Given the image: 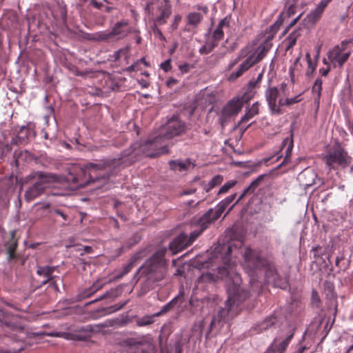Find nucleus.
<instances>
[{
    "instance_id": "obj_46",
    "label": "nucleus",
    "mask_w": 353,
    "mask_h": 353,
    "mask_svg": "<svg viewBox=\"0 0 353 353\" xmlns=\"http://www.w3.org/2000/svg\"><path fill=\"white\" fill-rule=\"evenodd\" d=\"M5 323L8 326V327H10L12 328H17V318L14 317L13 318V321H7L6 320L5 321Z\"/></svg>"
},
{
    "instance_id": "obj_61",
    "label": "nucleus",
    "mask_w": 353,
    "mask_h": 353,
    "mask_svg": "<svg viewBox=\"0 0 353 353\" xmlns=\"http://www.w3.org/2000/svg\"><path fill=\"white\" fill-rule=\"evenodd\" d=\"M312 297H313V299H316L317 301H319V299L317 298V294L316 292H313V294H312Z\"/></svg>"
},
{
    "instance_id": "obj_30",
    "label": "nucleus",
    "mask_w": 353,
    "mask_h": 353,
    "mask_svg": "<svg viewBox=\"0 0 353 353\" xmlns=\"http://www.w3.org/2000/svg\"><path fill=\"white\" fill-rule=\"evenodd\" d=\"M140 258L139 256V255H135L132 259H131V261L126 265L125 266L123 270H122V272H121V274L119 276H117V279H120L121 278L122 276H123L124 275H125L126 274H128L132 269V268L134 266V263H135V261Z\"/></svg>"
},
{
    "instance_id": "obj_31",
    "label": "nucleus",
    "mask_w": 353,
    "mask_h": 353,
    "mask_svg": "<svg viewBox=\"0 0 353 353\" xmlns=\"http://www.w3.org/2000/svg\"><path fill=\"white\" fill-rule=\"evenodd\" d=\"M7 251L8 254V256L10 259L14 256V251L17 248V242L12 237L7 243H6Z\"/></svg>"
},
{
    "instance_id": "obj_44",
    "label": "nucleus",
    "mask_w": 353,
    "mask_h": 353,
    "mask_svg": "<svg viewBox=\"0 0 353 353\" xmlns=\"http://www.w3.org/2000/svg\"><path fill=\"white\" fill-rule=\"evenodd\" d=\"M299 100L298 99V97H294V98H291V99H289V98H285L284 97V103H285V105H292L294 103H296L299 101Z\"/></svg>"
},
{
    "instance_id": "obj_38",
    "label": "nucleus",
    "mask_w": 353,
    "mask_h": 353,
    "mask_svg": "<svg viewBox=\"0 0 353 353\" xmlns=\"http://www.w3.org/2000/svg\"><path fill=\"white\" fill-rule=\"evenodd\" d=\"M236 183V181L231 180L225 183L219 190L218 194H225L229 191L230 188L234 187Z\"/></svg>"
},
{
    "instance_id": "obj_15",
    "label": "nucleus",
    "mask_w": 353,
    "mask_h": 353,
    "mask_svg": "<svg viewBox=\"0 0 353 353\" xmlns=\"http://www.w3.org/2000/svg\"><path fill=\"white\" fill-rule=\"evenodd\" d=\"M189 245L190 243L188 240V236L182 234L170 243V249L175 254Z\"/></svg>"
},
{
    "instance_id": "obj_34",
    "label": "nucleus",
    "mask_w": 353,
    "mask_h": 353,
    "mask_svg": "<svg viewBox=\"0 0 353 353\" xmlns=\"http://www.w3.org/2000/svg\"><path fill=\"white\" fill-rule=\"evenodd\" d=\"M264 175L259 176L255 180H254L250 185L247 188V191L249 190L251 193L254 192V190L259 187L261 181L263 180Z\"/></svg>"
},
{
    "instance_id": "obj_23",
    "label": "nucleus",
    "mask_w": 353,
    "mask_h": 353,
    "mask_svg": "<svg viewBox=\"0 0 353 353\" xmlns=\"http://www.w3.org/2000/svg\"><path fill=\"white\" fill-rule=\"evenodd\" d=\"M324 10L325 8L319 3L316 8L307 15L308 21L312 23L316 22L321 18Z\"/></svg>"
},
{
    "instance_id": "obj_59",
    "label": "nucleus",
    "mask_w": 353,
    "mask_h": 353,
    "mask_svg": "<svg viewBox=\"0 0 353 353\" xmlns=\"http://www.w3.org/2000/svg\"><path fill=\"white\" fill-rule=\"evenodd\" d=\"M50 285L54 289V290H56L57 292L59 291V288L57 285L55 283V282H51Z\"/></svg>"
},
{
    "instance_id": "obj_62",
    "label": "nucleus",
    "mask_w": 353,
    "mask_h": 353,
    "mask_svg": "<svg viewBox=\"0 0 353 353\" xmlns=\"http://www.w3.org/2000/svg\"><path fill=\"white\" fill-rule=\"evenodd\" d=\"M112 9V7H110V6H107L105 9V10L108 12H110V10Z\"/></svg>"
},
{
    "instance_id": "obj_9",
    "label": "nucleus",
    "mask_w": 353,
    "mask_h": 353,
    "mask_svg": "<svg viewBox=\"0 0 353 353\" xmlns=\"http://www.w3.org/2000/svg\"><path fill=\"white\" fill-rule=\"evenodd\" d=\"M284 94L276 88H271L266 90L265 98L272 114H280L282 108L285 106Z\"/></svg>"
},
{
    "instance_id": "obj_17",
    "label": "nucleus",
    "mask_w": 353,
    "mask_h": 353,
    "mask_svg": "<svg viewBox=\"0 0 353 353\" xmlns=\"http://www.w3.org/2000/svg\"><path fill=\"white\" fill-rule=\"evenodd\" d=\"M170 168L176 172H183L194 168V164L190 160H174L170 162Z\"/></svg>"
},
{
    "instance_id": "obj_37",
    "label": "nucleus",
    "mask_w": 353,
    "mask_h": 353,
    "mask_svg": "<svg viewBox=\"0 0 353 353\" xmlns=\"http://www.w3.org/2000/svg\"><path fill=\"white\" fill-rule=\"evenodd\" d=\"M94 39L98 41H112L110 32H101L95 34Z\"/></svg>"
},
{
    "instance_id": "obj_52",
    "label": "nucleus",
    "mask_w": 353,
    "mask_h": 353,
    "mask_svg": "<svg viewBox=\"0 0 353 353\" xmlns=\"http://www.w3.org/2000/svg\"><path fill=\"white\" fill-rule=\"evenodd\" d=\"M299 17H298L297 18L294 19L293 20V21L290 23V24L288 26V28H287V29L283 32V34H286V33H287L288 30L290 28H291V27H292L293 26H294V24H295V23L297 22V21L299 20Z\"/></svg>"
},
{
    "instance_id": "obj_27",
    "label": "nucleus",
    "mask_w": 353,
    "mask_h": 353,
    "mask_svg": "<svg viewBox=\"0 0 353 353\" xmlns=\"http://www.w3.org/2000/svg\"><path fill=\"white\" fill-rule=\"evenodd\" d=\"M155 317H157V316H154V314L152 315H146L143 317L138 318L136 320V323L139 327L150 325L154 323V319Z\"/></svg>"
},
{
    "instance_id": "obj_12",
    "label": "nucleus",
    "mask_w": 353,
    "mask_h": 353,
    "mask_svg": "<svg viewBox=\"0 0 353 353\" xmlns=\"http://www.w3.org/2000/svg\"><path fill=\"white\" fill-rule=\"evenodd\" d=\"M245 101L243 98H236L230 100L223 108L221 117L223 119L236 116L241 110Z\"/></svg>"
},
{
    "instance_id": "obj_16",
    "label": "nucleus",
    "mask_w": 353,
    "mask_h": 353,
    "mask_svg": "<svg viewBox=\"0 0 353 353\" xmlns=\"http://www.w3.org/2000/svg\"><path fill=\"white\" fill-rule=\"evenodd\" d=\"M294 147V142L292 137L285 138L282 143L281 151L285 150V157L283 161L279 165V167L287 164L290 162V157L292 155V151Z\"/></svg>"
},
{
    "instance_id": "obj_4",
    "label": "nucleus",
    "mask_w": 353,
    "mask_h": 353,
    "mask_svg": "<svg viewBox=\"0 0 353 353\" xmlns=\"http://www.w3.org/2000/svg\"><path fill=\"white\" fill-rule=\"evenodd\" d=\"M165 250L156 252L144 265L139 268L137 274H140L146 280L156 282L162 280L166 273L167 267L164 259Z\"/></svg>"
},
{
    "instance_id": "obj_33",
    "label": "nucleus",
    "mask_w": 353,
    "mask_h": 353,
    "mask_svg": "<svg viewBox=\"0 0 353 353\" xmlns=\"http://www.w3.org/2000/svg\"><path fill=\"white\" fill-rule=\"evenodd\" d=\"M322 90V80L319 78L316 79L313 86H312V92L316 95V98L319 99L321 97Z\"/></svg>"
},
{
    "instance_id": "obj_60",
    "label": "nucleus",
    "mask_w": 353,
    "mask_h": 353,
    "mask_svg": "<svg viewBox=\"0 0 353 353\" xmlns=\"http://www.w3.org/2000/svg\"><path fill=\"white\" fill-rule=\"evenodd\" d=\"M214 95L210 94V95L209 96V100H208V101H209V103H212V101H214Z\"/></svg>"
},
{
    "instance_id": "obj_35",
    "label": "nucleus",
    "mask_w": 353,
    "mask_h": 353,
    "mask_svg": "<svg viewBox=\"0 0 353 353\" xmlns=\"http://www.w3.org/2000/svg\"><path fill=\"white\" fill-rule=\"evenodd\" d=\"M292 335L289 336L287 339L281 341L279 345L274 346V351H278L280 353L284 352L289 344L290 341L292 339Z\"/></svg>"
},
{
    "instance_id": "obj_7",
    "label": "nucleus",
    "mask_w": 353,
    "mask_h": 353,
    "mask_svg": "<svg viewBox=\"0 0 353 353\" xmlns=\"http://www.w3.org/2000/svg\"><path fill=\"white\" fill-rule=\"evenodd\" d=\"M146 9L155 17L156 25H163L171 14V7L167 1H157L147 6Z\"/></svg>"
},
{
    "instance_id": "obj_14",
    "label": "nucleus",
    "mask_w": 353,
    "mask_h": 353,
    "mask_svg": "<svg viewBox=\"0 0 353 353\" xmlns=\"http://www.w3.org/2000/svg\"><path fill=\"white\" fill-rule=\"evenodd\" d=\"M228 206L223 200L217 205L216 210L210 209L201 217V223L205 225L206 223H213L220 217Z\"/></svg>"
},
{
    "instance_id": "obj_11",
    "label": "nucleus",
    "mask_w": 353,
    "mask_h": 353,
    "mask_svg": "<svg viewBox=\"0 0 353 353\" xmlns=\"http://www.w3.org/2000/svg\"><path fill=\"white\" fill-rule=\"evenodd\" d=\"M342 46H343V44ZM343 47L341 48L340 46H336L328 52V59L334 67H336L337 65L341 67L348 59L350 52H343Z\"/></svg>"
},
{
    "instance_id": "obj_1",
    "label": "nucleus",
    "mask_w": 353,
    "mask_h": 353,
    "mask_svg": "<svg viewBox=\"0 0 353 353\" xmlns=\"http://www.w3.org/2000/svg\"><path fill=\"white\" fill-rule=\"evenodd\" d=\"M232 248V245L216 246L209 259L200 265L199 268L208 270L203 272L196 281V288H203L208 284L225 280L228 294L226 301L228 310L233 305H239L248 296V292L241 285V278L236 270L235 262L230 259Z\"/></svg>"
},
{
    "instance_id": "obj_22",
    "label": "nucleus",
    "mask_w": 353,
    "mask_h": 353,
    "mask_svg": "<svg viewBox=\"0 0 353 353\" xmlns=\"http://www.w3.org/2000/svg\"><path fill=\"white\" fill-rule=\"evenodd\" d=\"M50 336H55V337H61L64 338L65 339H72V340H77V341H83L85 340V338L75 334H71L68 332H52L50 333H48L47 334Z\"/></svg>"
},
{
    "instance_id": "obj_47",
    "label": "nucleus",
    "mask_w": 353,
    "mask_h": 353,
    "mask_svg": "<svg viewBox=\"0 0 353 353\" xmlns=\"http://www.w3.org/2000/svg\"><path fill=\"white\" fill-rule=\"evenodd\" d=\"M236 194H231L230 196H228L225 199H223V201L229 205L236 198Z\"/></svg>"
},
{
    "instance_id": "obj_56",
    "label": "nucleus",
    "mask_w": 353,
    "mask_h": 353,
    "mask_svg": "<svg viewBox=\"0 0 353 353\" xmlns=\"http://www.w3.org/2000/svg\"><path fill=\"white\" fill-rule=\"evenodd\" d=\"M179 69L182 72H188V65H179Z\"/></svg>"
},
{
    "instance_id": "obj_10",
    "label": "nucleus",
    "mask_w": 353,
    "mask_h": 353,
    "mask_svg": "<svg viewBox=\"0 0 353 353\" xmlns=\"http://www.w3.org/2000/svg\"><path fill=\"white\" fill-rule=\"evenodd\" d=\"M186 130L185 125L178 118H172L166 125L163 128L160 137H163V141L171 139L175 137L180 136Z\"/></svg>"
},
{
    "instance_id": "obj_43",
    "label": "nucleus",
    "mask_w": 353,
    "mask_h": 353,
    "mask_svg": "<svg viewBox=\"0 0 353 353\" xmlns=\"http://www.w3.org/2000/svg\"><path fill=\"white\" fill-rule=\"evenodd\" d=\"M248 194H251V192L249 190L247 191V188H246L243 190L242 194L239 196V197L237 199V201L230 207V208L229 209V211H230L232 209L234 205H235L236 203H238L241 199H243Z\"/></svg>"
},
{
    "instance_id": "obj_50",
    "label": "nucleus",
    "mask_w": 353,
    "mask_h": 353,
    "mask_svg": "<svg viewBox=\"0 0 353 353\" xmlns=\"http://www.w3.org/2000/svg\"><path fill=\"white\" fill-rule=\"evenodd\" d=\"M154 34L158 36L161 39H162V40L165 39L164 36L163 35L162 32H161V30L159 29L155 28L154 30Z\"/></svg>"
},
{
    "instance_id": "obj_39",
    "label": "nucleus",
    "mask_w": 353,
    "mask_h": 353,
    "mask_svg": "<svg viewBox=\"0 0 353 353\" xmlns=\"http://www.w3.org/2000/svg\"><path fill=\"white\" fill-rule=\"evenodd\" d=\"M276 322V319L274 316H270L267 319L264 321L263 323H261V330H267L272 325H273Z\"/></svg>"
},
{
    "instance_id": "obj_24",
    "label": "nucleus",
    "mask_w": 353,
    "mask_h": 353,
    "mask_svg": "<svg viewBox=\"0 0 353 353\" xmlns=\"http://www.w3.org/2000/svg\"><path fill=\"white\" fill-rule=\"evenodd\" d=\"M106 282H105L103 279H98L96 281L92 286H90L88 289H87L84 292L85 296H90L92 294H94L96 292L101 290L105 285Z\"/></svg>"
},
{
    "instance_id": "obj_26",
    "label": "nucleus",
    "mask_w": 353,
    "mask_h": 353,
    "mask_svg": "<svg viewBox=\"0 0 353 353\" xmlns=\"http://www.w3.org/2000/svg\"><path fill=\"white\" fill-rule=\"evenodd\" d=\"M198 225L200 227V229L198 230H194L192 232H191L190 236H188V240L190 245L194 242V241L198 238V236L201 234V232L208 228V225L210 224V223H206V224L203 225L201 223V217L199 219Z\"/></svg>"
},
{
    "instance_id": "obj_58",
    "label": "nucleus",
    "mask_w": 353,
    "mask_h": 353,
    "mask_svg": "<svg viewBox=\"0 0 353 353\" xmlns=\"http://www.w3.org/2000/svg\"><path fill=\"white\" fill-rule=\"evenodd\" d=\"M109 296V292H105L104 294H103L102 296H101L100 297H99L97 299L94 300L93 302H96L97 301H100V300H102L103 299H105L106 297H108Z\"/></svg>"
},
{
    "instance_id": "obj_5",
    "label": "nucleus",
    "mask_w": 353,
    "mask_h": 353,
    "mask_svg": "<svg viewBox=\"0 0 353 353\" xmlns=\"http://www.w3.org/2000/svg\"><path fill=\"white\" fill-rule=\"evenodd\" d=\"M28 178L32 179V185L30 187L24 194L27 201H31L44 192V190L52 183L57 181V177L54 174L43 172H35L29 175Z\"/></svg>"
},
{
    "instance_id": "obj_54",
    "label": "nucleus",
    "mask_w": 353,
    "mask_h": 353,
    "mask_svg": "<svg viewBox=\"0 0 353 353\" xmlns=\"http://www.w3.org/2000/svg\"><path fill=\"white\" fill-rule=\"evenodd\" d=\"M300 59H301V54L296 59L294 63V66L290 68L291 72H292L297 67V65L300 61Z\"/></svg>"
},
{
    "instance_id": "obj_13",
    "label": "nucleus",
    "mask_w": 353,
    "mask_h": 353,
    "mask_svg": "<svg viewBox=\"0 0 353 353\" xmlns=\"http://www.w3.org/2000/svg\"><path fill=\"white\" fill-rule=\"evenodd\" d=\"M132 28L128 27V22L121 21L117 22L110 31L112 41L123 39L131 32Z\"/></svg>"
},
{
    "instance_id": "obj_32",
    "label": "nucleus",
    "mask_w": 353,
    "mask_h": 353,
    "mask_svg": "<svg viewBox=\"0 0 353 353\" xmlns=\"http://www.w3.org/2000/svg\"><path fill=\"white\" fill-rule=\"evenodd\" d=\"M266 276L268 283H272L276 286L281 287L280 283L277 281L279 276L274 270H270L266 274Z\"/></svg>"
},
{
    "instance_id": "obj_57",
    "label": "nucleus",
    "mask_w": 353,
    "mask_h": 353,
    "mask_svg": "<svg viewBox=\"0 0 353 353\" xmlns=\"http://www.w3.org/2000/svg\"><path fill=\"white\" fill-rule=\"evenodd\" d=\"M176 83H177V81L172 78L168 79L167 81L168 85H172L176 84Z\"/></svg>"
},
{
    "instance_id": "obj_48",
    "label": "nucleus",
    "mask_w": 353,
    "mask_h": 353,
    "mask_svg": "<svg viewBox=\"0 0 353 353\" xmlns=\"http://www.w3.org/2000/svg\"><path fill=\"white\" fill-rule=\"evenodd\" d=\"M129 51H130V47L127 46L123 49L119 50L117 53L118 56L120 57L121 54L127 55L128 53L129 52Z\"/></svg>"
},
{
    "instance_id": "obj_19",
    "label": "nucleus",
    "mask_w": 353,
    "mask_h": 353,
    "mask_svg": "<svg viewBox=\"0 0 353 353\" xmlns=\"http://www.w3.org/2000/svg\"><path fill=\"white\" fill-rule=\"evenodd\" d=\"M303 28H298L292 32L285 40L286 44V50L292 48L295 44L297 39L302 35Z\"/></svg>"
},
{
    "instance_id": "obj_36",
    "label": "nucleus",
    "mask_w": 353,
    "mask_h": 353,
    "mask_svg": "<svg viewBox=\"0 0 353 353\" xmlns=\"http://www.w3.org/2000/svg\"><path fill=\"white\" fill-rule=\"evenodd\" d=\"M223 176L221 175H216L214 176L209 182V188H205V192H208L216 185H219L223 181Z\"/></svg>"
},
{
    "instance_id": "obj_41",
    "label": "nucleus",
    "mask_w": 353,
    "mask_h": 353,
    "mask_svg": "<svg viewBox=\"0 0 353 353\" xmlns=\"http://www.w3.org/2000/svg\"><path fill=\"white\" fill-rule=\"evenodd\" d=\"M250 52L249 48H245V49H243L241 50L238 57L235 60V63H236L239 61H240L241 59L245 57L248 55V53Z\"/></svg>"
},
{
    "instance_id": "obj_8",
    "label": "nucleus",
    "mask_w": 353,
    "mask_h": 353,
    "mask_svg": "<svg viewBox=\"0 0 353 353\" xmlns=\"http://www.w3.org/2000/svg\"><path fill=\"white\" fill-rule=\"evenodd\" d=\"M243 259V268L251 276L254 274L257 276L258 270L265 264V261L259 256V254L250 248L245 250Z\"/></svg>"
},
{
    "instance_id": "obj_42",
    "label": "nucleus",
    "mask_w": 353,
    "mask_h": 353,
    "mask_svg": "<svg viewBox=\"0 0 353 353\" xmlns=\"http://www.w3.org/2000/svg\"><path fill=\"white\" fill-rule=\"evenodd\" d=\"M171 60L168 59L161 64V68L165 72H168L171 69Z\"/></svg>"
},
{
    "instance_id": "obj_55",
    "label": "nucleus",
    "mask_w": 353,
    "mask_h": 353,
    "mask_svg": "<svg viewBox=\"0 0 353 353\" xmlns=\"http://www.w3.org/2000/svg\"><path fill=\"white\" fill-rule=\"evenodd\" d=\"M332 0H321L319 4L324 7L325 8L327 6V4L331 1Z\"/></svg>"
},
{
    "instance_id": "obj_49",
    "label": "nucleus",
    "mask_w": 353,
    "mask_h": 353,
    "mask_svg": "<svg viewBox=\"0 0 353 353\" xmlns=\"http://www.w3.org/2000/svg\"><path fill=\"white\" fill-rule=\"evenodd\" d=\"M262 76H263V74L261 73V74H259V75L258 76L257 79H256V81H254H254H250V83H249V85H250V87H251V88H254V87L255 86V85H256L257 83H259V82H260V81H261V78H262Z\"/></svg>"
},
{
    "instance_id": "obj_51",
    "label": "nucleus",
    "mask_w": 353,
    "mask_h": 353,
    "mask_svg": "<svg viewBox=\"0 0 353 353\" xmlns=\"http://www.w3.org/2000/svg\"><path fill=\"white\" fill-rule=\"evenodd\" d=\"M330 70V67H328L326 69H324V68L320 69L319 72L322 76L326 77L327 75V74L329 73Z\"/></svg>"
},
{
    "instance_id": "obj_25",
    "label": "nucleus",
    "mask_w": 353,
    "mask_h": 353,
    "mask_svg": "<svg viewBox=\"0 0 353 353\" xmlns=\"http://www.w3.org/2000/svg\"><path fill=\"white\" fill-rule=\"evenodd\" d=\"M259 112V104L258 102L254 103L252 107L248 110L244 116L241 119V123L248 121L253 117L258 114Z\"/></svg>"
},
{
    "instance_id": "obj_6",
    "label": "nucleus",
    "mask_w": 353,
    "mask_h": 353,
    "mask_svg": "<svg viewBox=\"0 0 353 353\" xmlns=\"http://www.w3.org/2000/svg\"><path fill=\"white\" fill-rule=\"evenodd\" d=\"M323 159L327 166L331 170L336 169L339 167L345 168L349 166L352 159L347 152L339 145L326 154Z\"/></svg>"
},
{
    "instance_id": "obj_3",
    "label": "nucleus",
    "mask_w": 353,
    "mask_h": 353,
    "mask_svg": "<svg viewBox=\"0 0 353 353\" xmlns=\"http://www.w3.org/2000/svg\"><path fill=\"white\" fill-rule=\"evenodd\" d=\"M283 16L280 14L274 22L269 28L270 35L268 37L265 41L258 46L255 50L250 54L240 65L239 69L232 72L230 77L229 80L234 81L240 77L245 71L248 70L254 63L260 61L270 50L272 47L270 40L273 38L274 35L279 30L280 26L283 23Z\"/></svg>"
},
{
    "instance_id": "obj_21",
    "label": "nucleus",
    "mask_w": 353,
    "mask_h": 353,
    "mask_svg": "<svg viewBox=\"0 0 353 353\" xmlns=\"http://www.w3.org/2000/svg\"><path fill=\"white\" fill-rule=\"evenodd\" d=\"M55 267H50V266H45V267H39L37 269V274L39 276H43L45 278V280L42 281V284L47 283L48 281L52 279V274L55 270Z\"/></svg>"
},
{
    "instance_id": "obj_2",
    "label": "nucleus",
    "mask_w": 353,
    "mask_h": 353,
    "mask_svg": "<svg viewBox=\"0 0 353 353\" xmlns=\"http://www.w3.org/2000/svg\"><path fill=\"white\" fill-rule=\"evenodd\" d=\"M164 143L163 137L159 135L149 139L143 144L134 143L132 146V152H125V156L117 159L101 160L97 163H88L85 165V170H89L91 176L97 170H103L109 168H115L119 165H128L136 161V157L140 154L148 157H156L161 154H166L168 150Z\"/></svg>"
},
{
    "instance_id": "obj_45",
    "label": "nucleus",
    "mask_w": 353,
    "mask_h": 353,
    "mask_svg": "<svg viewBox=\"0 0 353 353\" xmlns=\"http://www.w3.org/2000/svg\"><path fill=\"white\" fill-rule=\"evenodd\" d=\"M196 192V188H190V189L183 190V192H180L179 195L181 196H185V195H189V194H192L195 193Z\"/></svg>"
},
{
    "instance_id": "obj_28",
    "label": "nucleus",
    "mask_w": 353,
    "mask_h": 353,
    "mask_svg": "<svg viewBox=\"0 0 353 353\" xmlns=\"http://www.w3.org/2000/svg\"><path fill=\"white\" fill-rule=\"evenodd\" d=\"M305 58L307 63V70L306 72V74L307 76H311L316 70V60L312 61L310 54L309 52L306 53Z\"/></svg>"
},
{
    "instance_id": "obj_53",
    "label": "nucleus",
    "mask_w": 353,
    "mask_h": 353,
    "mask_svg": "<svg viewBox=\"0 0 353 353\" xmlns=\"http://www.w3.org/2000/svg\"><path fill=\"white\" fill-rule=\"evenodd\" d=\"M54 212L59 215L60 216H61L64 220H66L67 219V216L66 214H65L62 211L59 210H54Z\"/></svg>"
},
{
    "instance_id": "obj_29",
    "label": "nucleus",
    "mask_w": 353,
    "mask_h": 353,
    "mask_svg": "<svg viewBox=\"0 0 353 353\" xmlns=\"http://www.w3.org/2000/svg\"><path fill=\"white\" fill-rule=\"evenodd\" d=\"M187 19L188 24L196 26L201 22L202 16L199 12H192L188 15Z\"/></svg>"
},
{
    "instance_id": "obj_18",
    "label": "nucleus",
    "mask_w": 353,
    "mask_h": 353,
    "mask_svg": "<svg viewBox=\"0 0 353 353\" xmlns=\"http://www.w3.org/2000/svg\"><path fill=\"white\" fill-rule=\"evenodd\" d=\"M230 20L225 17L220 21L217 28L213 32V38L216 41L223 38L224 31L229 28Z\"/></svg>"
},
{
    "instance_id": "obj_63",
    "label": "nucleus",
    "mask_w": 353,
    "mask_h": 353,
    "mask_svg": "<svg viewBox=\"0 0 353 353\" xmlns=\"http://www.w3.org/2000/svg\"><path fill=\"white\" fill-rule=\"evenodd\" d=\"M194 203V201L191 200L186 203V205H191Z\"/></svg>"
},
{
    "instance_id": "obj_64",
    "label": "nucleus",
    "mask_w": 353,
    "mask_h": 353,
    "mask_svg": "<svg viewBox=\"0 0 353 353\" xmlns=\"http://www.w3.org/2000/svg\"><path fill=\"white\" fill-rule=\"evenodd\" d=\"M141 37H138L137 38V43H141Z\"/></svg>"
},
{
    "instance_id": "obj_40",
    "label": "nucleus",
    "mask_w": 353,
    "mask_h": 353,
    "mask_svg": "<svg viewBox=\"0 0 353 353\" xmlns=\"http://www.w3.org/2000/svg\"><path fill=\"white\" fill-rule=\"evenodd\" d=\"M174 303V300H172V301L165 305L159 312L154 314V316H160L163 314L166 313L167 312H168L173 306Z\"/></svg>"
},
{
    "instance_id": "obj_20",
    "label": "nucleus",
    "mask_w": 353,
    "mask_h": 353,
    "mask_svg": "<svg viewBox=\"0 0 353 353\" xmlns=\"http://www.w3.org/2000/svg\"><path fill=\"white\" fill-rule=\"evenodd\" d=\"M315 176L316 175L313 171L306 170L301 173L299 179L304 186L308 187L314 183Z\"/></svg>"
}]
</instances>
